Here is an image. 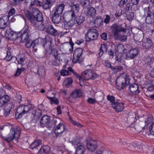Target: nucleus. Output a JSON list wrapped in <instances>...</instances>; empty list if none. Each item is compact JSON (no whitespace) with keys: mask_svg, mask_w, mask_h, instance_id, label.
<instances>
[{"mask_svg":"<svg viewBox=\"0 0 154 154\" xmlns=\"http://www.w3.org/2000/svg\"><path fill=\"white\" fill-rule=\"evenodd\" d=\"M25 42H26V45L27 47L29 48L32 47L33 49L35 48L32 41L29 39Z\"/></svg>","mask_w":154,"mask_h":154,"instance_id":"nucleus-50","label":"nucleus"},{"mask_svg":"<svg viewBox=\"0 0 154 154\" xmlns=\"http://www.w3.org/2000/svg\"><path fill=\"white\" fill-rule=\"evenodd\" d=\"M10 142L15 140L16 142L14 143H16L17 142L21 133L20 128L14 125H10Z\"/></svg>","mask_w":154,"mask_h":154,"instance_id":"nucleus-4","label":"nucleus"},{"mask_svg":"<svg viewBox=\"0 0 154 154\" xmlns=\"http://www.w3.org/2000/svg\"><path fill=\"white\" fill-rule=\"evenodd\" d=\"M47 98L50 101V103L51 105L55 104L56 105H58L59 103V101L55 97H51L47 96Z\"/></svg>","mask_w":154,"mask_h":154,"instance_id":"nucleus-36","label":"nucleus"},{"mask_svg":"<svg viewBox=\"0 0 154 154\" xmlns=\"http://www.w3.org/2000/svg\"><path fill=\"white\" fill-rule=\"evenodd\" d=\"M69 120L70 121V122L74 126H76L78 128H81L83 127L82 125L80 124L79 122L74 121L72 119V118L71 116H69Z\"/></svg>","mask_w":154,"mask_h":154,"instance_id":"nucleus-41","label":"nucleus"},{"mask_svg":"<svg viewBox=\"0 0 154 154\" xmlns=\"http://www.w3.org/2000/svg\"><path fill=\"white\" fill-rule=\"evenodd\" d=\"M123 57V56L121 54H118V55L116 56L115 57L116 62L119 64H120L122 62Z\"/></svg>","mask_w":154,"mask_h":154,"instance_id":"nucleus-49","label":"nucleus"},{"mask_svg":"<svg viewBox=\"0 0 154 154\" xmlns=\"http://www.w3.org/2000/svg\"><path fill=\"white\" fill-rule=\"evenodd\" d=\"M41 5V3L40 1L38 0H34L31 3L29 8H32L33 9H35L34 8L35 6H40Z\"/></svg>","mask_w":154,"mask_h":154,"instance_id":"nucleus-39","label":"nucleus"},{"mask_svg":"<svg viewBox=\"0 0 154 154\" xmlns=\"http://www.w3.org/2000/svg\"><path fill=\"white\" fill-rule=\"evenodd\" d=\"M129 89L131 92L132 93L136 92L139 93L140 92V91L138 90V85L135 83L131 85L129 87Z\"/></svg>","mask_w":154,"mask_h":154,"instance_id":"nucleus-31","label":"nucleus"},{"mask_svg":"<svg viewBox=\"0 0 154 154\" xmlns=\"http://www.w3.org/2000/svg\"><path fill=\"white\" fill-rule=\"evenodd\" d=\"M52 15V20L54 23L58 24L60 22L62 19L61 15L53 13Z\"/></svg>","mask_w":154,"mask_h":154,"instance_id":"nucleus-26","label":"nucleus"},{"mask_svg":"<svg viewBox=\"0 0 154 154\" xmlns=\"http://www.w3.org/2000/svg\"><path fill=\"white\" fill-rule=\"evenodd\" d=\"M45 31L48 34L54 36L57 35L58 34L57 31L51 25H49L48 27L46 28Z\"/></svg>","mask_w":154,"mask_h":154,"instance_id":"nucleus-24","label":"nucleus"},{"mask_svg":"<svg viewBox=\"0 0 154 154\" xmlns=\"http://www.w3.org/2000/svg\"><path fill=\"white\" fill-rule=\"evenodd\" d=\"M10 17V11L8 12L7 15L1 18H0V28L4 29L6 28L8 24L10 23L9 21Z\"/></svg>","mask_w":154,"mask_h":154,"instance_id":"nucleus-14","label":"nucleus"},{"mask_svg":"<svg viewBox=\"0 0 154 154\" xmlns=\"http://www.w3.org/2000/svg\"><path fill=\"white\" fill-rule=\"evenodd\" d=\"M82 75L83 77L85 80L94 79L97 76V74L94 71L90 69L86 70L83 72Z\"/></svg>","mask_w":154,"mask_h":154,"instance_id":"nucleus-13","label":"nucleus"},{"mask_svg":"<svg viewBox=\"0 0 154 154\" xmlns=\"http://www.w3.org/2000/svg\"><path fill=\"white\" fill-rule=\"evenodd\" d=\"M112 31L114 35L116 37H119V33L120 32H125L126 31V29L122 27L120 25L117 24H114L112 27Z\"/></svg>","mask_w":154,"mask_h":154,"instance_id":"nucleus-8","label":"nucleus"},{"mask_svg":"<svg viewBox=\"0 0 154 154\" xmlns=\"http://www.w3.org/2000/svg\"><path fill=\"white\" fill-rule=\"evenodd\" d=\"M86 146L89 151H94L97 148V141L92 140H87Z\"/></svg>","mask_w":154,"mask_h":154,"instance_id":"nucleus-19","label":"nucleus"},{"mask_svg":"<svg viewBox=\"0 0 154 154\" xmlns=\"http://www.w3.org/2000/svg\"><path fill=\"white\" fill-rule=\"evenodd\" d=\"M52 5L47 0L44 1L42 3V7L44 9H47L50 8Z\"/></svg>","mask_w":154,"mask_h":154,"instance_id":"nucleus-42","label":"nucleus"},{"mask_svg":"<svg viewBox=\"0 0 154 154\" xmlns=\"http://www.w3.org/2000/svg\"><path fill=\"white\" fill-rule=\"evenodd\" d=\"M73 80L71 77L66 78L63 83V85L66 87H68L72 83Z\"/></svg>","mask_w":154,"mask_h":154,"instance_id":"nucleus-38","label":"nucleus"},{"mask_svg":"<svg viewBox=\"0 0 154 154\" xmlns=\"http://www.w3.org/2000/svg\"><path fill=\"white\" fill-rule=\"evenodd\" d=\"M3 91L0 89V107L5 105L8 102L10 97L7 95H2Z\"/></svg>","mask_w":154,"mask_h":154,"instance_id":"nucleus-17","label":"nucleus"},{"mask_svg":"<svg viewBox=\"0 0 154 154\" xmlns=\"http://www.w3.org/2000/svg\"><path fill=\"white\" fill-rule=\"evenodd\" d=\"M24 70V69H19L18 68L16 73L15 74V75L16 76H19L21 73Z\"/></svg>","mask_w":154,"mask_h":154,"instance_id":"nucleus-61","label":"nucleus"},{"mask_svg":"<svg viewBox=\"0 0 154 154\" xmlns=\"http://www.w3.org/2000/svg\"><path fill=\"white\" fill-rule=\"evenodd\" d=\"M113 108L117 112L122 111L124 108L125 103L118 102H114L111 103Z\"/></svg>","mask_w":154,"mask_h":154,"instance_id":"nucleus-15","label":"nucleus"},{"mask_svg":"<svg viewBox=\"0 0 154 154\" xmlns=\"http://www.w3.org/2000/svg\"><path fill=\"white\" fill-rule=\"evenodd\" d=\"M65 149V146L63 145H59L54 149V152L56 151V153H58L59 151H61L64 150Z\"/></svg>","mask_w":154,"mask_h":154,"instance_id":"nucleus-48","label":"nucleus"},{"mask_svg":"<svg viewBox=\"0 0 154 154\" xmlns=\"http://www.w3.org/2000/svg\"><path fill=\"white\" fill-rule=\"evenodd\" d=\"M152 40L149 38H144L143 42V47L146 49H149L152 45Z\"/></svg>","mask_w":154,"mask_h":154,"instance_id":"nucleus-23","label":"nucleus"},{"mask_svg":"<svg viewBox=\"0 0 154 154\" xmlns=\"http://www.w3.org/2000/svg\"><path fill=\"white\" fill-rule=\"evenodd\" d=\"M32 42L35 48V46L41 44L44 47L48 54H50L53 51L52 45V39L48 36H46L45 39L38 38Z\"/></svg>","mask_w":154,"mask_h":154,"instance_id":"nucleus-1","label":"nucleus"},{"mask_svg":"<svg viewBox=\"0 0 154 154\" xmlns=\"http://www.w3.org/2000/svg\"><path fill=\"white\" fill-rule=\"evenodd\" d=\"M82 5L84 7H87L90 4V2L89 0H78Z\"/></svg>","mask_w":154,"mask_h":154,"instance_id":"nucleus-45","label":"nucleus"},{"mask_svg":"<svg viewBox=\"0 0 154 154\" xmlns=\"http://www.w3.org/2000/svg\"><path fill=\"white\" fill-rule=\"evenodd\" d=\"M104 63L105 66L106 67L109 68L111 69L112 68V67L113 66H112L110 62L107 61H105Z\"/></svg>","mask_w":154,"mask_h":154,"instance_id":"nucleus-59","label":"nucleus"},{"mask_svg":"<svg viewBox=\"0 0 154 154\" xmlns=\"http://www.w3.org/2000/svg\"><path fill=\"white\" fill-rule=\"evenodd\" d=\"M42 141L41 140H35L30 145L29 148L31 149H33L40 145Z\"/></svg>","mask_w":154,"mask_h":154,"instance_id":"nucleus-33","label":"nucleus"},{"mask_svg":"<svg viewBox=\"0 0 154 154\" xmlns=\"http://www.w3.org/2000/svg\"><path fill=\"white\" fill-rule=\"evenodd\" d=\"M100 35L101 38L103 40H106L107 39V35L106 33H103Z\"/></svg>","mask_w":154,"mask_h":154,"instance_id":"nucleus-64","label":"nucleus"},{"mask_svg":"<svg viewBox=\"0 0 154 154\" xmlns=\"http://www.w3.org/2000/svg\"><path fill=\"white\" fill-rule=\"evenodd\" d=\"M34 20L32 21V25L35 29L43 31L45 29V26L42 20L43 19L42 14L37 9L34 12Z\"/></svg>","mask_w":154,"mask_h":154,"instance_id":"nucleus-2","label":"nucleus"},{"mask_svg":"<svg viewBox=\"0 0 154 154\" xmlns=\"http://www.w3.org/2000/svg\"><path fill=\"white\" fill-rule=\"evenodd\" d=\"M127 19L129 21L132 20L134 18V15L133 13H129L127 15Z\"/></svg>","mask_w":154,"mask_h":154,"instance_id":"nucleus-55","label":"nucleus"},{"mask_svg":"<svg viewBox=\"0 0 154 154\" xmlns=\"http://www.w3.org/2000/svg\"><path fill=\"white\" fill-rule=\"evenodd\" d=\"M145 82L143 85V87L147 90V91L150 92L154 91V85L152 81L149 79H145L144 80Z\"/></svg>","mask_w":154,"mask_h":154,"instance_id":"nucleus-20","label":"nucleus"},{"mask_svg":"<svg viewBox=\"0 0 154 154\" xmlns=\"http://www.w3.org/2000/svg\"><path fill=\"white\" fill-rule=\"evenodd\" d=\"M128 1V0H121L119 4V7H122Z\"/></svg>","mask_w":154,"mask_h":154,"instance_id":"nucleus-62","label":"nucleus"},{"mask_svg":"<svg viewBox=\"0 0 154 154\" xmlns=\"http://www.w3.org/2000/svg\"><path fill=\"white\" fill-rule=\"evenodd\" d=\"M71 7V10L75 11L76 13H77L79 12L80 10V5L79 4H76L75 5H74L73 3H72Z\"/></svg>","mask_w":154,"mask_h":154,"instance_id":"nucleus-43","label":"nucleus"},{"mask_svg":"<svg viewBox=\"0 0 154 154\" xmlns=\"http://www.w3.org/2000/svg\"><path fill=\"white\" fill-rule=\"evenodd\" d=\"M105 17H106L104 20V22L106 24H107L109 23L110 21V17L108 15H106Z\"/></svg>","mask_w":154,"mask_h":154,"instance_id":"nucleus-57","label":"nucleus"},{"mask_svg":"<svg viewBox=\"0 0 154 154\" xmlns=\"http://www.w3.org/2000/svg\"><path fill=\"white\" fill-rule=\"evenodd\" d=\"M153 117L152 116L149 115L148 118L146 119L145 120V122L147 124H149L153 121Z\"/></svg>","mask_w":154,"mask_h":154,"instance_id":"nucleus-56","label":"nucleus"},{"mask_svg":"<svg viewBox=\"0 0 154 154\" xmlns=\"http://www.w3.org/2000/svg\"><path fill=\"white\" fill-rule=\"evenodd\" d=\"M87 12H86V14L87 16L93 17L96 14L95 9L93 7H91L87 8Z\"/></svg>","mask_w":154,"mask_h":154,"instance_id":"nucleus-29","label":"nucleus"},{"mask_svg":"<svg viewBox=\"0 0 154 154\" xmlns=\"http://www.w3.org/2000/svg\"><path fill=\"white\" fill-rule=\"evenodd\" d=\"M138 53L137 49L135 48L131 49L126 53V58L128 60L133 59L137 56Z\"/></svg>","mask_w":154,"mask_h":154,"instance_id":"nucleus-22","label":"nucleus"},{"mask_svg":"<svg viewBox=\"0 0 154 154\" xmlns=\"http://www.w3.org/2000/svg\"><path fill=\"white\" fill-rule=\"evenodd\" d=\"M17 60L18 64H20L22 66L24 64V62L25 60L24 57H21L20 58H17L16 57H12L10 59V60L12 59Z\"/></svg>","mask_w":154,"mask_h":154,"instance_id":"nucleus-40","label":"nucleus"},{"mask_svg":"<svg viewBox=\"0 0 154 154\" xmlns=\"http://www.w3.org/2000/svg\"><path fill=\"white\" fill-rule=\"evenodd\" d=\"M65 5L61 3L56 5L53 8V13L61 15L65 8Z\"/></svg>","mask_w":154,"mask_h":154,"instance_id":"nucleus-21","label":"nucleus"},{"mask_svg":"<svg viewBox=\"0 0 154 154\" xmlns=\"http://www.w3.org/2000/svg\"><path fill=\"white\" fill-rule=\"evenodd\" d=\"M54 60L53 61L52 63L53 65L57 66L60 63V58L59 57L58 54L54 55Z\"/></svg>","mask_w":154,"mask_h":154,"instance_id":"nucleus-44","label":"nucleus"},{"mask_svg":"<svg viewBox=\"0 0 154 154\" xmlns=\"http://www.w3.org/2000/svg\"><path fill=\"white\" fill-rule=\"evenodd\" d=\"M98 33L97 31L94 29H89L85 35V38L87 42L94 40L97 38Z\"/></svg>","mask_w":154,"mask_h":154,"instance_id":"nucleus-6","label":"nucleus"},{"mask_svg":"<svg viewBox=\"0 0 154 154\" xmlns=\"http://www.w3.org/2000/svg\"><path fill=\"white\" fill-rule=\"evenodd\" d=\"M65 130L64 125L62 123H59L57 125L55 129L54 132L56 136H60Z\"/></svg>","mask_w":154,"mask_h":154,"instance_id":"nucleus-16","label":"nucleus"},{"mask_svg":"<svg viewBox=\"0 0 154 154\" xmlns=\"http://www.w3.org/2000/svg\"><path fill=\"white\" fill-rule=\"evenodd\" d=\"M50 147L47 145L44 146L42 147L38 151V154H47L50 152Z\"/></svg>","mask_w":154,"mask_h":154,"instance_id":"nucleus-25","label":"nucleus"},{"mask_svg":"<svg viewBox=\"0 0 154 154\" xmlns=\"http://www.w3.org/2000/svg\"><path fill=\"white\" fill-rule=\"evenodd\" d=\"M63 18L66 21L75 19V12L72 10H71L65 12L63 14Z\"/></svg>","mask_w":154,"mask_h":154,"instance_id":"nucleus-18","label":"nucleus"},{"mask_svg":"<svg viewBox=\"0 0 154 154\" xmlns=\"http://www.w3.org/2000/svg\"><path fill=\"white\" fill-rule=\"evenodd\" d=\"M41 111L39 109H34L32 111V114L34 116H39L41 115Z\"/></svg>","mask_w":154,"mask_h":154,"instance_id":"nucleus-52","label":"nucleus"},{"mask_svg":"<svg viewBox=\"0 0 154 154\" xmlns=\"http://www.w3.org/2000/svg\"><path fill=\"white\" fill-rule=\"evenodd\" d=\"M82 53L83 49L81 48H78L74 50L73 58L72 60L73 63H80L79 59L82 56Z\"/></svg>","mask_w":154,"mask_h":154,"instance_id":"nucleus-11","label":"nucleus"},{"mask_svg":"<svg viewBox=\"0 0 154 154\" xmlns=\"http://www.w3.org/2000/svg\"><path fill=\"white\" fill-rule=\"evenodd\" d=\"M85 19V17L82 16H77L76 17V23H75V26H77L81 24L84 21Z\"/></svg>","mask_w":154,"mask_h":154,"instance_id":"nucleus-34","label":"nucleus"},{"mask_svg":"<svg viewBox=\"0 0 154 154\" xmlns=\"http://www.w3.org/2000/svg\"><path fill=\"white\" fill-rule=\"evenodd\" d=\"M10 34V29H8L5 31V38L8 40L10 39L9 34Z\"/></svg>","mask_w":154,"mask_h":154,"instance_id":"nucleus-58","label":"nucleus"},{"mask_svg":"<svg viewBox=\"0 0 154 154\" xmlns=\"http://www.w3.org/2000/svg\"><path fill=\"white\" fill-rule=\"evenodd\" d=\"M129 76L125 72L122 73L118 77L116 80V87L119 89H122L130 83Z\"/></svg>","mask_w":154,"mask_h":154,"instance_id":"nucleus-3","label":"nucleus"},{"mask_svg":"<svg viewBox=\"0 0 154 154\" xmlns=\"http://www.w3.org/2000/svg\"><path fill=\"white\" fill-rule=\"evenodd\" d=\"M10 106H7L5 105L4 110L5 112L4 113V115L5 116H8L10 114Z\"/></svg>","mask_w":154,"mask_h":154,"instance_id":"nucleus-53","label":"nucleus"},{"mask_svg":"<svg viewBox=\"0 0 154 154\" xmlns=\"http://www.w3.org/2000/svg\"><path fill=\"white\" fill-rule=\"evenodd\" d=\"M106 46V44H102L101 45L99 50V52L98 53L100 57L102 56L105 52H106L107 50Z\"/></svg>","mask_w":154,"mask_h":154,"instance_id":"nucleus-35","label":"nucleus"},{"mask_svg":"<svg viewBox=\"0 0 154 154\" xmlns=\"http://www.w3.org/2000/svg\"><path fill=\"white\" fill-rule=\"evenodd\" d=\"M88 103L91 104H94L96 101V99L92 98H89L87 100Z\"/></svg>","mask_w":154,"mask_h":154,"instance_id":"nucleus-60","label":"nucleus"},{"mask_svg":"<svg viewBox=\"0 0 154 154\" xmlns=\"http://www.w3.org/2000/svg\"><path fill=\"white\" fill-rule=\"evenodd\" d=\"M82 92L81 90L76 89L72 92L71 95L73 98H76L82 96Z\"/></svg>","mask_w":154,"mask_h":154,"instance_id":"nucleus-30","label":"nucleus"},{"mask_svg":"<svg viewBox=\"0 0 154 154\" xmlns=\"http://www.w3.org/2000/svg\"><path fill=\"white\" fill-rule=\"evenodd\" d=\"M124 45L122 44H119L117 46V50L119 52L121 53L125 51Z\"/></svg>","mask_w":154,"mask_h":154,"instance_id":"nucleus-51","label":"nucleus"},{"mask_svg":"<svg viewBox=\"0 0 154 154\" xmlns=\"http://www.w3.org/2000/svg\"><path fill=\"white\" fill-rule=\"evenodd\" d=\"M150 7H148L144 8L145 14H147L146 22L148 24L153 23L154 20V15L153 13L150 11Z\"/></svg>","mask_w":154,"mask_h":154,"instance_id":"nucleus-9","label":"nucleus"},{"mask_svg":"<svg viewBox=\"0 0 154 154\" xmlns=\"http://www.w3.org/2000/svg\"><path fill=\"white\" fill-rule=\"evenodd\" d=\"M36 9H33V14H32L28 10L25 11L24 12L26 16L29 20H30L31 22L32 21L34 20V12L35 10Z\"/></svg>","mask_w":154,"mask_h":154,"instance_id":"nucleus-32","label":"nucleus"},{"mask_svg":"<svg viewBox=\"0 0 154 154\" xmlns=\"http://www.w3.org/2000/svg\"><path fill=\"white\" fill-rule=\"evenodd\" d=\"M82 140L77 137L72 140L73 145H77L75 151V154H84L85 150L84 144L81 143Z\"/></svg>","mask_w":154,"mask_h":154,"instance_id":"nucleus-5","label":"nucleus"},{"mask_svg":"<svg viewBox=\"0 0 154 154\" xmlns=\"http://www.w3.org/2000/svg\"><path fill=\"white\" fill-rule=\"evenodd\" d=\"M30 110V108L27 105H22L19 106L17 109L15 113V117L16 118H20L27 113Z\"/></svg>","mask_w":154,"mask_h":154,"instance_id":"nucleus-7","label":"nucleus"},{"mask_svg":"<svg viewBox=\"0 0 154 154\" xmlns=\"http://www.w3.org/2000/svg\"><path fill=\"white\" fill-rule=\"evenodd\" d=\"M75 19L70 20L68 21L67 23L66 24V26L68 29H69L72 27L74 24L75 25Z\"/></svg>","mask_w":154,"mask_h":154,"instance_id":"nucleus-46","label":"nucleus"},{"mask_svg":"<svg viewBox=\"0 0 154 154\" xmlns=\"http://www.w3.org/2000/svg\"><path fill=\"white\" fill-rule=\"evenodd\" d=\"M68 70L63 69L60 72V74L61 75L63 76H66L68 75V71L72 72L75 75L77 78L79 79L80 85L81 86L82 85L81 84V81H82V77L79 75L71 67H69L67 68Z\"/></svg>","mask_w":154,"mask_h":154,"instance_id":"nucleus-10","label":"nucleus"},{"mask_svg":"<svg viewBox=\"0 0 154 154\" xmlns=\"http://www.w3.org/2000/svg\"><path fill=\"white\" fill-rule=\"evenodd\" d=\"M19 37V32H15L13 31H10V40L13 41H17L18 42V38Z\"/></svg>","mask_w":154,"mask_h":154,"instance_id":"nucleus-28","label":"nucleus"},{"mask_svg":"<svg viewBox=\"0 0 154 154\" xmlns=\"http://www.w3.org/2000/svg\"><path fill=\"white\" fill-rule=\"evenodd\" d=\"M50 117L47 115L43 116L40 120V124L42 126L46 125L50 122Z\"/></svg>","mask_w":154,"mask_h":154,"instance_id":"nucleus-27","label":"nucleus"},{"mask_svg":"<svg viewBox=\"0 0 154 154\" xmlns=\"http://www.w3.org/2000/svg\"><path fill=\"white\" fill-rule=\"evenodd\" d=\"M111 70L115 73H117L122 69V67L120 66H116L114 67L113 66Z\"/></svg>","mask_w":154,"mask_h":154,"instance_id":"nucleus-47","label":"nucleus"},{"mask_svg":"<svg viewBox=\"0 0 154 154\" xmlns=\"http://www.w3.org/2000/svg\"><path fill=\"white\" fill-rule=\"evenodd\" d=\"M107 99L109 101L112 102V103H113V102L115 100L114 97L112 96H108L107 97Z\"/></svg>","mask_w":154,"mask_h":154,"instance_id":"nucleus-63","label":"nucleus"},{"mask_svg":"<svg viewBox=\"0 0 154 154\" xmlns=\"http://www.w3.org/2000/svg\"><path fill=\"white\" fill-rule=\"evenodd\" d=\"M94 23L96 26L98 27L103 24V20L100 16L97 17L94 20Z\"/></svg>","mask_w":154,"mask_h":154,"instance_id":"nucleus-37","label":"nucleus"},{"mask_svg":"<svg viewBox=\"0 0 154 154\" xmlns=\"http://www.w3.org/2000/svg\"><path fill=\"white\" fill-rule=\"evenodd\" d=\"M19 37L18 38V43H23L26 42L29 39V35L28 30L25 29L23 32H19Z\"/></svg>","mask_w":154,"mask_h":154,"instance_id":"nucleus-12","label":"nucleus"},{"mask_svg":"<svg viewBox=\"0 0 154 154\" xmlns=\"http://www.w3.org/2000/svg\"><path fill=\"white\" fill-rule=\"evenodd\" d=\"M149 129L150 134L154 135V122L149 127Z\"/></svg>","mask_w":154,"mask_h":154,"instance_id":"nucleus-54","label":"nucleus"}]
</instances>
